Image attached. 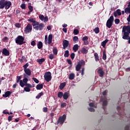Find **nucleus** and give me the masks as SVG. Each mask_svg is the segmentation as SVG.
I'll return each mask as SVG.
<instances>
[{"mask_svg": "<svg viewBox=\"0 0 130 130\" xmlns=\"http://www.w3.org/2000/svg\"><path fill=\"white\" fill-rule=\"evenodd\" d=\"M39 18L41 21H44V16L43 15L40 14L39 16Z\"/></svg>", "mask_w": 130, "mask_h": 130, "instance_id": "ea45409f", "label": "nucleus"}, {"mask_svg": "<svg viewBox=\"0 0 130 130\" xmlns=\"http://www.w3.org/2000/svg\"><path fill=\"white\" fill-rule=\"evenodd\" d=\"M127 22H130V14L128 15V17L127 18Z\"/></svg>", "mask_w": 130, "mask_h": 130, "instance_id": "338daca9", "label": "nucleus"}, {"mask_svg": "<svg viewBox=\"0 0 130 130\" xmlns=\"http://www.w3.org/2000/svg\"><path fill=\"white\" fill-rule=\"evenodd\" d=\"M114 21V17L113 16H111L107 21L106 26L108 28H111L112 25H113V22Z\"/></svg>", "mask_w": 130, "mask_h": 130, "instance_id": "423d86ee", "label": "nucleus"}, {"mask_svg": "<svg viewBox=\"0 0 130 130\" xmlns=\"http://www.w3.org/2000/svg\"><path fill=\"white\" fill-rule=\"evenodd\" d=\"M20 7L21 8V9H22V10H26V4H25L24 3L22 4L20 6Z\"/></svg>", "mask_w": 130, "mask_h": 130, "instance_id": "79ce46f5", "label": "nucleus"}, {"mask_svg": "<svg viewBox=\"0 0 130 130\" xmlns=\"http://www.w3.org/2000/svg\"><path fill=\"white\" fill-rule=\"evenodd\" d=\"M98 74H99V77L102 78L105 74V72L103 71V68H99L98 70Z\"/></svg>", "mask_w": 130, "mask_h": 130, "instance_id": "9b49d317", "label": "nucleus"}, {"mask_svg": "<svg viewBox=\"0 0 130 130\" xmlns=\"http://www.w3.org/2000/svg\"><path fill=\"white\" fill-rule=\"evenodd\" d=\"M12 3L10 1H6V0H0V9H4L5 7V10H9L11 8Z\"/></svg>", "mask_w": 130, "mask_h": 130, "instance_id": "7ed1b4c3", "label": "nucleus"}, {"mask_svg": "<svg viewBox=\"0 0 130 130\" xmlns=\"http://www.w3.org/2000/svg\"><path fill=\"white\" fill-rule=\"evenodd\" d=\"M24 90L25 92H30V91H31V89L28 87H24Z\"/></svg>", "mask_w": 130, "mask_h": 130, "instance_id": "c03bdc74", "label": "nucleus"}, {"mask_svg": "<svg viewBox=\"0 0 130 130\" xmlns=\"http://www.w3.org/2000/svg\"><path fill=\"white\" fill-rule=\"evenodd\" d=\"M62 31L64 32V33H67L68 32V28H62Z\"/></svg>", "mask_w": 130, "mask_h": 130, "instance_id": "bf43d9fd", "label": "nucleus"}, {"mask_svg": "<svg viewBox=\"0 0 130 130\" xmlns=\"http://www.w3.org/2000/svg\"><path fill=\"white\" fill-rule=\"evenodd\" d=\"M78 49H79V45L78 44L74 45L73 47V50H74V52H77Z\"/></svg>", "mask_w": 130, "mask_h": 130, "instance_id": "aec40b11", "label": "nucleus"}, {"mask_svg": "<svg viewBox=\"0 0 130 130\" xmlns=\"http://www.w3.org/2000/svg\"><path fill=\"white\" fill-rule=\"evenodd\" d=\"M45 61V58H42L41 59H37V62H39V64H42V63Z\"/></svg>", "mask_w": 130, "mask_h": 130, "instance_id": "393cba45", "label": "nucleus"}, {"mask_svg": "<svg viewBox=\"0 0 130 130\" xmlns=\"http://www.w3.org/2000/svg\"><path fill=\"white\" fill-rule=\"evenodd\" d=\"M32 80L36 83V84H38V83H39V80H38L37 78H32Z\"/></svg>", "mask_w": 130, "mask_h": 130, "instance_id": "603ef678", "label": "nucleus"}, {"mask_svg": "<svg viewBox=\"0 0 130 130\" xmlns=\"http://www.w3.org/2000/svg\"><path fill=\"white\" fill-rule=\"evenodd\" d=\"M28 67H29V63H26L25 64H24L23 67L24 69V71H25V70L28 69V68H27Z\"/></svg>", "mask_w": 130, "mask_h": 130, "instance_id": "37998d69", "label": "nucleus"}, {"mask_svg": "<svg viewBox=\"0 0 130 130\" xmlns=\"http://www.w3.org/2000/svg\"><path fill=\"white\" fill-rule=\"evenodd\" d=\"M73 42L74 43H77V42H79V38L77 36H74L73 37Z\"/></svg>", "mask_w": 130, "mask_h": 130, "instance_id": "c85d7f7f", "label": "nucleus"}, {"mask_svg": "<svg viewBox=\"0 0 130 130\" xmlns=\"http://www.w3.org/2000/svg\"><path fill=\"white\" fill-rule=\"evenodd\" d=\"M2 53L4 55H5V56H9V55H10V51L7 49V48H4L2 50Z\"/></svg>", "mask_w": 130, "mask_h": 130, "instance_id": "ddd939ff", "label": "nucleus"}, {"mask_svg": "<svg viewBox=\"0 0 130 130\" xmlns=\"http://www.w3.org/2000/svg\"><path fill=\"white\" fill-rule=\"evenodd\" d=\"M69 55H70V52L69 51V50H66L64 54V57H69Z\"/></svg>", "mask_w": 130, "mask_h": 130, "instance_id": "f704fd0d", "label": "nucleus"}, {"mask_svg": "<svg viewBox=\"0 0 130 130\" xmlns=\"http://www.w3.org/2000/svg\"><path fill=\"white\" fill-rule=\"evenodd\" d=\"M37 46L39 49H41V48L43 47V43H42V42H39L38 44H37Z\"/></svg>", "mask_w": 130, "mask_h": 130, "instance_id": "a878e982", "label": "nucleus"}, {"mask_svg": "<svg viewBox=\"0 0 130 130\" xmlns=\"http://www.w3.org/2000/svg\"><path fill=\"white\" fill-rule=\"evenodd\" d=\"M63 96V93L62 92L60 91L58 92L57 97L58 98H60V99H61Z\"/></svg>", "mask_w": 130, "mask_h": 130, "instance_id": "7c9ffc66", "label": "nucleus"}, {"mask_svg": "<svg viewBox=\"0 0 130 130\" xmlns=\"http://www.w3.org/2000/svg\"><path fill=\"white\" fill-rule=\"evenodd\" d=\"M107 104H108V102H107V100H104L103 102V109H104V111L106 110V106H107Z\"/></svg>", "mask_w": 130, "mask_h": 130, "instance_id": "a211bd4d", "label": "nucleus"}, {"mask_svg": "<svg viewBox=\"0 0 130 130\" xmlns=\"http://www.w3.org/2000/svg\"><path fill=\"white\" fill-rule=\"evenodd\" d=\"M93 31L95 33V34H98V33H99V32H100V30L99 29V27H98L95 28L93 29Z\"/></svg>", "mask_w": 130, "mask_h": 130, "instance_id": "c9c22d12", "label": "nucleus"}, {"mask_svg": "<svg viewBox=\"0 0 130 130\" xmlns=\"http://www.w3.org/2000/svg\"><path fill=\"white\" fill-rule=\"evenodd\" d=\"M30 44L32 45V46H35V45H36V42L35 41H32L30 43Z\"/></svg>", "mask_w": 130, "mask_h": 130, "instance_id": "864d4df0", "label": "nucleus"}, {"mask_svg": "<svg viewBox=\"0 0 130 130\" xmlns=\"http://www.w3.org/2000/svg\"><path fill=\"white\" fill-rule=\"evenodd\" d=\"M89 106H90V107H94V103H90L89 104Z\"/></svg>", "mask_w": 130, "mask_h": 130, "instance_id": "052dcab7", "label": "nucleus"}, {"mask_svg": "<svg viewBox=\"0 0 130 130\" xmlns=\"http://www.w3.org/2000/svg\"><path fill=\"white\" fill-rule=\"evenodd\" d=\"M27 21L28 22H30V23H32V25L34 29H35L36 31H38V30L41 31L45 27L44 24L42 23H39V22L37 21L34 18H29L27 19Z\"/></svg>", "mask_w": 130, "mask_h": 130, "instance_id": "f257e3e1", "label": "nucleus"}, {"mask_svg": "<svg viewBox=\"0 0 130 130\" xmlns=\"http://www.w3.org/2000/svg\"><path fill=\"white\" fill-rule=\"evenodd\" d=\"M49 58L50 59H53L54 58V55L53 54H50L49 56Z\"/></svg>", "mask_w": 130, "mask_h": 130, "instance_id": "8fccbe9b", "label": "nucleus"}, {"mask_svg": "<svg viewBox=\"0 0 130 130\" xmlns=\"http://www.w3.org/2000/svg\"><path fill=\"white\" fill-rule=\"evenodd\" d=\"M66 106H67V103H62L60 105L61 108H64Z\"/></svg>", "mask_w": 130, "mask_h": 130, "instance_id": "a18cd8bd", "label": "nucleus"}, {"mask_svg": "<svg viewBox=\"0 0 130 130\" xmlns=\"http://www.w3.org/2000/svg\"><path fill=\"white\" fill-rule=\"evenodd\" d=\"M114 16L115 18L117 17V16H121V10L120 9H117L115 12H114Z\"/></svg>", "mask_w": 130, "mask_h": 130, "instance_id": "4468645a", "label": "nucleus"}, {"mask_svg": "<svg viewBox=\"0 0 130 130\" xmlns=\"http://www.w3.org/2000/svg\"><path fill=\"white\" fill-rule=\"evenodd\" d=\"M42 96H43V92H40L37 96H36V98L37 99H39L41 98Z\"/></svg>", "mask_w": 130, "mask_h": 130, "instance_id": "72a5a7b5", "label": "nucleus"}, {"mask_svg": "<svg viewBox=\"0 0 130 130\" xmlns=\"http://www.w3.org/2000/svg\"><path fill=\"white\" fill-rule=\"evenodd\" d=\"M13 117H14V116H9L8 117V120H9V121H11L13 119Z\"/></svg>", "mask_w": 130, "mask_h": 130, "instance_id": "4d7b16f0", "label": "nucleus"}, {"mask_svg": "<svg viewBox=\"0 0 130 130\" xmlns=\"http://www.w3.org/2000/svg\"><path fill=\"white\" fill-rule=\"evenodd\" d=\"M12 91H7L5 92L4 94H3V97H4V98H7L8 97H10L11 95H12Z\"/></svg>", "mask_w": 130, "mask_h": 130, "instance_id": "dca6fc26", "label": "nucleus"}, {"mask_svg": "<svg viewBox=\"0 0 130 130\" xmlns=\"http://www.w3.org/2000/svg\"><path fill=\"white\" fill-rule=\"evenodd\" d=\"M106 54L104 52L103 53V59H104V60H106Z\"/></svg>", "mask_w": 130, "mask_h": 130, "instance_id": "49530a36", "label": "nucleus"}, {"mask_svg": "<svg viewBox=\"0 0 130 130\" xmlns=\"http://www.w3.org/2000/svg\"><path fill=\"white\" fill-rule=\"evenodd\" d=\"M28 8L30 12H33V7L31 5L28 6Z\"/></svg>", "mask_w": 130, "mask_h": 130, "instance_id": "3c124183", "label": "nucleus"}, {"mask_svg": "<svg viewBox=\"0 0 130 130\" xmlns=\"http://www.w3.org/2000/svg\"><path fill=\"white\" fill-rule=\"evenodd\" d=\"M44 78L46 82H50V81H51V79H52V77L51 76V73H50V72L45 73Z\"/></svg>", "mask_w": 130, "mask_h": 130, "instance_id": "0eeeda50", "label": "nucleus"}, {"mask_svg": "<svg viewBox=\"0 0 130 130\" xmlns=\"http://www.w3.org/2000/svg\"><path fill=\"white\" fill-rule=\"evenodd\" d=\"M67 119V115L66 114H63L62 116H60L57 121V124L60 123V124H63V123Z\"/></svg>", "mask_w": 130, "mask_h": 130, "instance_id": "1a4fd4ad", "label": "nucleus"}, {"mask_svg": "<svg viewBox=\"0 0 130 130\" xmlns=\"http://www.w3.org/2000/svg\"><path fill=\"white\" fill-rule=\"evenodd\" d=\"M44 22H47L48 21V17L47 16H46L44 18Z\"/></svg>", "mask_w": 130, "mask_h": 130, "instance_id": "13d9d810", "label": "nucleus"}, {"mask_svg": "<svg viewBox=\"0 0 130 130\" xmlns=\"http://www.w3.org/2000/svg\"><path fill=\"white\" fill-rule=\"evenodd\" d=\"M108 41H109V40L108 39H106L105 41H103L101 43V45L102 46H103V47H105V46H106V44H107V42H108Z\"/></svg>", "mask_w": 130, "mask_h": 130, "instance_id": "412c9836", "label": "nucleus"}, {"mask_svg": "<svg viewBox=\"0 0 130 130\" xmlns=\"http://www.w3.org/2000/svg\"><path fill=\"white\" fill-rule=\"evenodd\" d=\"M94 56L95 61H99V56L98 55V53H95L94 54Z\"/></svg>", "mask_w": 130, "mask_h": 130, "instance_id": "cd10ccee", "label": "nucleus"}, {"mask_svg": "<svg viewBox=\"0 0 130 130\" xmlns=\"http://www.w3.org/2000/svg\"><path fill=\"white\" fill-rule=\"evenodd\" d=\"M69 80H74L75 79V74L74 73H71L69 75Z\"/></svg>", "mask_w": 130, "mask_h": 130, "instance_id": "c756f323", "label": "nucleus"}, {"mask_svg": "<svg viewBox=\"0 0 130 130\" xmlns=\"http://www.w3.org/2000/svg\"><path fill=\"white\" fill-rule=\"evenodd\" d=\"M67 85V84L66 83V82H63L60 84V86H59V89L60 90H62V89H63V88H64L66 87V85Z\"/></svg>", "mask_w": 130, "mask_h": 130, "instance_id": "bb28decb", "label": "nucleus"}, {"mask_svg": "<svg viewBox=\"0 0 130 130\" xmlns=\"http://www.w3.org/2000/svg\"><path fill=\"white\" fill-rule=\"evenodd\" d=\"M27 88H32V85L30 84L29 83H27V82L25 83V85Z\"/></svg>", "mask_w": 130, "mask_h": 130, "instance_id": "09e8293b", "label": "nucleus"}, {"mask_svg": "<svg viewBox=\"0 0 130 130\" xmlns=\"http://www.w3.org/2000/svg\"><path fill=\"white\" fill-rule=\"evenodd\" d=\"M24 32L25 34H28L30 32H32V24L28 23L24 29Z\"/></svg>", "mask_w": 130, "mask_h": 130, "instance_id": "9d476101", "label": "nucleus"}, {"mask_svg": "<svg viewBox=\"0 0 130 130\" xmlns=\"http://www.w3.org/2000/svg\"><path fill=\"white\" fill-rule=\"evenodd\" d=\"M124 12L125 14H129L130 13V7H127L124 9Z\"/></svg>", "mask_w": 130, "mask_h": 130, "instance_id": "2f4dec72", "label": "nucleus"}, {"mask_svg": "<svg viewBox=\"0 0 130 130\" xmlns=\"http://www.w3.org/2000/svg\"><path fill=\"white\" fill-rule=\"evenodd\" d=\"M83 66H85V61L84 60H81L78 62L76 67V71L77 72H80V70Z\"/></svg>", "mask_w": 130, "mask_h": 130, "instance_id": "6e6552de", "label": "nucleus"}, {"mask_svg": "<svg viewBox=\"0 0 130 130\" xmlns=\"http://www.w3.org/2000/svg\"><path fill=\"white\" fill-rule=\"evenodd\" d=\"M30 75H28L24 73L23 74V83H27L28 82V78H29V76Z\"/></svg>", "mask_w": 130, "mask_h": 130, "instance_id": "f3484780", "label": "nucleus"}, {"mask_svg": "<svg viewBox=\"0 0 130 130\" xmlns=\"http://www.w3.org/2000/svg\"><path fill=\"white\" fill-rule=\"evenodd\" d=\"M88 110L90 112H94V111H95V109H94V108H88Z\"/></svg>", "mask_w": 130, "mask_h": 130, "instance_id": "6e6d98bb", "label": "nucleus"}, {"mask_svg": "<svg viewBox=\"0 0 130 130\" xmlns=\"http://www.w3.org/2000/svg\"><path fill=\"white\" fill-rule=\"evenodd\" d=\"M37 90H41V89H43V84H39L36 86Z\"/></svg>", "mask_w": 130, "mask_h": 130, "instance_id": "4be33fe9", "label": "nucleus"}, {"mask_svg": "<svg viewBox=\"0 0 130 130\" xmlns=\"http://www.w3.org/2000/svg\"><path fill=\"white\" fill-rule=\"evenodd\" d=\"M58 50H57V48H56V47H54L53 49V53H54V54L55 55H56L57 54V52H58Z\"/></svg>", "mask_w": 130, "mask_h": 130, "instance_id": "473e14b6", "label": "nucleus"}, {"mask_svg": "<svg viewBox=\"0 0 130 130\" xmlns=\"http://www.w3.org/2000/svg\"><path fill=\"white\" fill-rule=\"evenodd\" d=\"M107 94V91L106 90L103 91V96H106Z\"/></svg>", "mask_w": 130, "mask_h": 130, "instance_id": "680f3d73", "label": "nucleus"}, {"mask_svg": "<svg viewBox=\"0 0 130 130\" xmlns=\"http://www.w3.org/2000/svg\"><path fill=\"white\" fill-rule=\"evenodd\" d=\"M122 32L123 33L122 39L124 40H128V43L130 44V25H124Z\"/></svg>", "mask_w": 130, "mask_h": 130, "instance_id": "f03ea898", "label": "nucleus"}, {"mask_svg": "<svg viewBox=\"0 0 130 130\" xmlns=\"http://www.w3.org/2000/svg\"><path fill=\"white\" fill-rule=\"evenodd\" d=\"M43 110L44 112H48V108H47V107H44L43 108Z\"/></svg>", "mask_w": 130, "mask_h": 130, "instance_id": "5fc2aeb1", "label": "nucleus"}, {"mask_svg": "<svg viewBox=\"0 0 130 130\" xmlns=\"http://www.w3.org/2000/svg\"><path fill=\"white\" fill-rule=\"evenodd\" d=\"M120 109H121V108H120V106H118L117 107V110L118 111V114H119V115H124V114L123 113L119 112V111L120 110Z\"/></svg>", "mask_w": 130, "mask_h": 130, "instance_id": "e433bc0d", "label": "nucleus"}, {"mask_svg": "<svg viewBox=\"0 0 130 130\" xmlns=\"http://www.w3.org/2000/svg\"><path fill=\"white\" fill-rule=\"evenodd\" d=\"M67 61H68V63H69V64H72V60H71V59H67Z\"/></svg>", "mask_w": 130, "mask_h": 130, "instance_id": "0e129e2a", "label": "nucleus"}, {"mask_svg": "<svg viewBox=\"0 0 130 130\" xmlns=\"http://www.w3.org/2000/svg\"><path fill=\"white\" fill-rule=\"evenodd\" d=\"M75 53H72L71 54L70 57L71 59L74 60V58H75Z\"/></svg>", "mask_w": 130, "mask_h": 130, "instance_id": "de8ad7c7", "label": "nucleus"}, {"mask_svg": "<svg viewBox=\"0 0 130 130\" xmlns=\"http://www.w3.org/2000/svg\"><path fill=\"white\" fill-rule=\"evenodd\" d=\"M52 38H53L52 34H50L48 36V38H47V36L46 35L45 36V44H46V45L51 44V43H52Z\"/></svg>", "mask_w": 130, "mask_h": 130, "instance_id": "39448f33", "label": "nucleus"}, {"mask_svg": "<svg viewBox=\"0 0 130 130\" xmlns=\"http://www.w3.org/2000/svg\"><path fill=\"white\" fill-rule=\"evenodd\" d=\"M24 73L25 74L27 75L28 76H31V72L29 69H25Z\"/></svg>", "mask_w": 130, "mask_h": 130, "instance_id": "6ab92c4d", "label": "nucleus"}, {"mask_svg": "<svg viewBox=\"0 0 130 130\" xmlns=\"http://www.w3.org/2000/svg\"><path fill=\"white\" fill-rule=\"evenodd\" d=\"M119 23H120V20H119V19L116 18L115 19V23L116 24V25H118Z\"/></svg>", "mask_w": 130, "mask_h": 130, "instance_id": "a19ab883", "label": "nucleus"}, {"mask_svg": "<svg viewBox=\"0 0 130 130\" xmlns=\"http://www.w3.org/2000/svg\"><path fill=\"white\" fill-rule=\"evenodd\" d=\"M125 71H126V72H129L130 71V67L126 68Z\"/></svg>", "mask_w": 130, "mask_h": 130, "instance_id": "774afa93", "label": "nucleus"}, {"mask_svg": "<svg viewBox=\"0 0 130 130\" xmlns=\"http://www.w3.org/2000/svg\"><path fill=\"white\" fill-rule=\"evenodd\" d=\"M24 40L25 38L23 37V36H18L15 39V42L17 44H18V45H22V44H24V43H25V42L24 41Z\"/></svg>", "mask_w": 130, "mask_h": 130, "instance_id": "20e7f679", "label": "nucleus"}, {"mask_svg": "<svg viewBox=\"0 0 130 130\" xmlns=\"http://www.w3.org/2000/svg\"><path fill=\"white\" fill-rule=\"evenodd\" d=\"M70 44V42L67 40H64L62 42V45H63V49H66L68 46H69V45Z\"/></svg>", "mask_w": 130, "mask_h": 130, "instance_id": "f8f14e48", "label": "nucleus"}, {"mask_svg": "<svg viewBox=\"0 0 130 130\" xmlns=\"http://www.w3.org/2000/svg\"><path fill=\"white\" fill-rule=\"evenodd\" d=\"M73 33H74V35H78V34H79V33H80V31H79V30L78 29H74V31H73Z\"/></svg>", "mask_w": 130, "mask_h": 130, "instance_id": "4c0bfd02", "label": "nucleus"}, {"mask_svg": "<svg viewBox=\"0 0 130 130\" xmlns=\"http://www.w3.org/2000/svg\"><path fill=\"white\" fill-rule=\"evenodd\" d=\"M19 84L20 86H21L23 88L24 86H25L26 83H24V82H23V80H20Z\"/></svg>", "mask_w": 130, "mask_h": 130, "instance_id": "58836bf2", "label": "nucleus"}, {"mask_svg": "<svg viewBox=\"0 0 130 130\" xmlns=\"http://www.w3.org/2000/svg\"><path fill=\"white\" fill-rule=\"evenodd\" d=\"M84 72H85V68H82L81 70V75L83 76L84 75Z\"/></svg>", "mask_w": 130, "mask_h": 130, "instance_id": "e2e57ef3", "label": "nucleus"}, {"mask_svg": "<svg viewBox=\"0 0 130 130\" xmlns=\"http://www.w3.org/2000/svg\"><path fill=\"white\" fill-rule=\"evenodd\" d=\"M125 130H129V125L125 126Z\"/></svg>", "mask_w": 130, "mask_h": 130, "instance_id": "69168bd1", "label": "nucleus"}, {"mask_svg": "<svg viewBox=\"0 0 130 130\" xmlns=\"http://www.w3.org/2000/svg\"><path fill=\"white\" fill-rule=\"evenodd\" d=\"M69 97V95L68 92H64V94H63V98L64 100H67Z\"/></svg>", "mask_w": 130, "mask_h": 130, "instance_id": "5701e85b", "label": "nucleus"}, {"mask_svg": "<svg viewBox=\"0 0 130 130\" xmlns=\"http://www.w3.org/2000/svg\"><path fill=\"white\" fill-rule=\"evenodd\" d=\"M88 38L87 36L84 37L82 40L83 41V44L84 45H88L89 44V41H88Z\"/></svg>", "mask_w": 130, "mask_h": 130, "instance_id": "2eb2a0df", "label": "nucleus"}, {"mask_svg": "<svg viewBox=\"0 0 130 130\" xmlns=\"http://www.w3.org/2000/svg\"><path fill=\"white\" fill-rule=\"evenodd\" d=\"M81 52L83 53V54H87V53H88V50L85 48H82L81 50Z\"/></svg>", "mask_w": 130, "mask_h": 130, "instance_id": "b1692460", "label": "nucleus"}]
</instances>
